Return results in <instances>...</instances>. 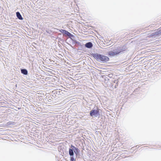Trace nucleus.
Masks as SVG:
<instances>
[{
	"instance_id": "7",
	"label": "nucleus",
	"mask_w": 161,
	"mask_h": 161,
	"mask_svg": "<svg viewBox=\"0 0 161 161\" xmlns=\"http://www.w3.org/2000/svg\"><path fill=\"white\" fill-rule=\"evenodd\" d=\"M69 154L70 156H73L74 155V153L73 150L71 149H69Z\"/></svg>"
},
{
	"instance_id": "1",
	"label": "nucleus",
	"mask_w": 161,
	"mask_h": 161,
	"mask_svg": "<svg viewBox=\"0 0 161 161\" xmlns=\"http://www.w3.org/2000/svg\"><path fill=\"white\" fill-rule=\"evenodd\" d=\"M96 58L98 61H101L103 62L108 61L109 59L108 57L102 55H97L96 57Z\"/></svg>"
},
{
	"instance_id": "12",
	"label": "nucleus",
	"mask_w": 161,
	"mask_h": 161,
	"mask_svg": "<svg viewBox=\"0 0 161 161\" xmlns=\"http://www.w3.org/2000/svg\"><path fill=\"white\" fill-rule=\"evenodd\" d=\"M65 31V30H60V31L63 34H64Z\"/></svg>"
},
{
	"instance_id": "5",
	"label": "nucleus",
	"mask_w": 161,
	"mask_h": 161,
	"mask_svg": "<svg viewBox=\"0 0 161 161\" xmlns=\"http://www.w3.org/2000/svg\"><path fill=\"white\" fill-rule=\"evenodd\" d=\"M16 15L17 17L20 20H22L23 18L22 17L21 15L20 14V13L19 12L16 13Z\"/></svg>"
},
{
	"instance_id": "9",
	"label": "nucleus",
	"mask_w": 161,
	"mask_h": 161,
	"mask_svg": "<svg viewBox=\"0 0 161 161\" xmlns=\"http://www.w3.org/2000/svg\"><path fill=\"white\" fill-rule=\"evenodd\" d=\"M159 34V33L157 31H155L154 33H153L152 34V36H153L155 35H157Z\"/></svg>"
},
{
	"instance_id": "6",
	"label": "nucleus",
	"mask_w": 161,
	"mask_h": 161,
	"mask_svg": "<svg viewBox=\"0 0 161 161\" xmlns=\"http://www.w3.org/2000/svg\"><path fill=\"white\" fill-rule=\"evenodd\" d=\"M21 73L24 75L27 74V71L25 69H22L21 70Z\"/></svg>"
},
{
	"instance_id": "11",
	"label": "nucleus",
	"mask_w": 161,
	"mask_h": 161,
	"mask_svg": "<svg viewBox=\"0 0 161 161\" xmlns=\"http://www.w3.org/2000/svg\"><path fill=\"white\" fill-rule=\"evenodd\" d=\"M70 160L71 161H75V159L73 157H71Z\"/></svg>"
},
{
	"instance_id": "8",
	"label": "nucleus",
	"mask_w": 161,
	"mask_h": 161,
	"mask_svg": "<svg viewBox=\"0 0 161 161\" xmlns=\"http://www.w3.org/2000/svg\"><path fill=\"white\" fill-rule=\"evenodd\" d=\"M64 34L67 35V36H69L71 35V34H70L69 32L66 31H65Z\"/></svg>"
},
{
	"instance_id": "2",
	"label": "nucleus",
	"mask_w": 161,
	"mask_h": 161,
	"mask_svg": "<svg viewBox=\"0 0 161 161\" xmlns=\"http://www.w3.org/2000/svg\"><path fill=\"white\" fill-rule=\"evenodd\" d=\"M90 115L91 116L93 117L98 116L99 115V109L92 110L90 112Z\"/></svg>"
},
{
	"instance_id": "3",
	"label": "nucleus",
	"mask_w": 161,
	"mask_h": 161,
	"mask_svg": "<svg viewBox=\"0 0 161 161\" xmlns=\"http://www.w3.org/2000/svg\"><path fill=\"white\" fill-rule=\"evenodd\" d=\"M121 52V51L116 50L115 52L111 51L109 52L108 54L110 56H114L117 54Z\"/></svg>"
},
{
	"instance_id": "4",
	"label": "nucleus",
	"mask_w": 161,
	"mask_h": 161,
	"mask_svg": "<svg viewBox=\"0 0 161 161\" xmlns=\"http://www.w3.org/2000/svg\"><path fill=\"white\" fill-rule=\"evenodd\" d=\"M85 46L87 48H90L92 46V44L91 42H89L85 44Z\"/></svg>"
},
{
	"instance_id": "10",
	"label": "nucleus",
	"mask_w": 161,
	"mask_h": 161,
	"mask_svg": "<svg viewBox=\"0 0 161 161\" xmlns=\"http://www.w3.org/2000/svg\"><path fill=\"white\" fill-rule=\"evenodd\" d=\"M71 147L73 149V150H76V151H77V149L74 146H71Z\"/></svg>"
},
{
	"instance_id": "13",
	"label": "nucleus",
	"mask_w": 161,
	"mask_h": 161,
	"mask_svg": "<svg viewBox=\"0 0 161 161\" xmlns=\"http://www.w3.org/2000/svg\"><path fill=\"white\" fill-rule=\"evenodd\" d=\"M76 151V150H74V152H75V153H76L75 151Z\"/></svg>"
}]
</instances>
